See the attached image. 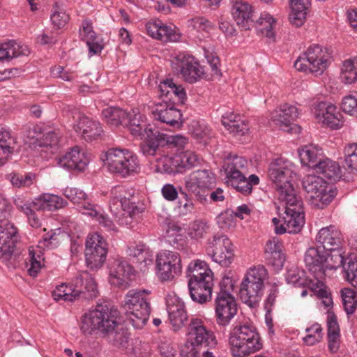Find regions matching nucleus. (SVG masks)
<instances>
[{
  "label": "nucleus",
  "mask_w": 357,
  "mask_h": 357,
  "mask_svg": "<svg viewBox=\"0 0 357 357\" xmlns=\"http://www.w3.org/2000/svg\"><path fill=\"white\" fill-rule=\"evenodd\" d=\"M119 311L108 303L98 304L94 310L84 314L80 330L85 335L103 337L116 326Z\"/></svg>",
  "instance_id": "f257e3e1"
},
{
  "label": "nucleus",
  "mask_w": 357,
  "mask_h": 357,
  "mask_svg": "<svg viewBox=\"0 0 357 357\" xmlns=\"http://www.w3.org/2000/svg\"><path fill=\"white\" fill-rule=\"evenodd\" d=\"M229 342L234 357H245L259 351L262 340L256 327L251 324L237 322L229 333Z\"/></svg>",
  "instance_id": "f03ea898"
},
{
  "label": "nucleus",
  "mask_w": 357,
  "mask_h": 357,
  "mask_svg": "<svg viewBox=\"0 0 357 357\" xmlns=\"http://www.w3.org/2000/svg\"><path fill=\"white\" fill-rule=\"evenodd\" d=\"M188 288L192 300L203 304L211 299L213 273L203 261L191 263L188 266Z\"/></svg>",
  "instance_id": "7ed1b4c3"
},
{
  "label": "nucleus",
  "mask_w": 357,
  "mask_h": 357,
  "mask_svg": "<svg viewBox=\"0 0 357 357\" xmlns=\"http://www.w3.org/2000/svg\"><path fill=\"white\" fill-rule=\"evenodd\" d=\"M146 289H131L126 294L122 303L127 321L137 329L142 328L147 323L151 314V304Z\"/></svg>",
  "instance_id": "20e7f679"
},
{
  "label": "nucleus",
  "mask_w": 357,
  "mask_h": 357,
  "mask_svg": "<svg viewBox=\"0 0 357 357\" xmlns=\"http://www.w3.org/2000/svg\"><path fill=\"white\" fill-rule=\"evenodd\" d=\"M186 142V138L182 135H169L155 126L149 124L142 137L139 151L144 155L154 156L165 149L183 146Z\"/></svg>",
  "instance_id": "39448f33"
},
{
  "label": "nucleus",
  "mask_w": 357,
  "mask_h": 357,
  "mask_svg": "<svg viewBox=\"0 0 357 357\" xmlns=\"http://www.w3.org/2000/svg\"><path fill=\"white\" fill-rule=\"evenodd\" d=\"M105 163L109 172L123 178L135 175L140 169L137 155L128 149H109Z\"/></svg>",
  "instance_id": "423d86ee"
},
{
  "label": "nucleus",
  "mask_w": 357,
  "mask_h": 357,
  "mask_svg": "<svg viewBox=\"0 0 357 357\" xmlns=\"http://www.w3.org/2000/svg\"><path fill=\"white\" fill-rule=\"evenodd\" d=\"M268 275L262 265L250 268L243 280L239 291L243 303L250 307H256L263 294L264 282Z\"/></svg>",
  "instance_id": "0eeeda50"
},
{
  "label": "nucleus",
  "mask_w": 357,
  "mask_h": 357,
  "mask_svg": "<svg viewBox=\"0 0 357 357\" xmlns=\"http://www.w3.org/2000/svg\"><path fill=\"white\" fill-rule=\"evenodd\" d=\"M109 208L114 214L122 210L130 218H135L144 210V204L140 202L135 189L123 185L112 188Z\"/></svg>",
  "instance_id": "6e6552de"
},
{
  "label": "nucleus",
  "mask_w": 357,
  "mask_h": 357,
  "mask_svg": "<svg viewBox=\"0 0 357 357\" xmlns=\"http://www.w3.org/2000/svg\"><path fill=\"white\" fill-rule=\"evenodd\" d=\"M303 187L307 192L306 198L312 206L319 208L328 205L336 195L333 185L320 176H306L303 181Z\"/></svg>",
  "instance_id": "1a4fd4ad"
},
{
  "label": "nucleus",
  "mask_w": 357,
  "mask_h": 357,
  "mask_svg": "<svg viewBox=\"0 0 357 357\" xmlns=\"http://www.w3.org/2000/svg\"><path fill=\"white\" fill-rule=\"evenodd\" d=\"M329 55L322 46L314 44L307 47L295 61V68L301 72L321 75L328 67Z\"/></svg>",
  "instance_id": "9d476101"
},
{
  "label": "nucleus",
  "mask_w": 357,
  "mask_h": 357,
  "mask_svg": "<svg viewBox=\"0 0 357 357\" xmlns=\"http://www.w3.org/2000/svg\"><path fill=\"white\" fill-rule=\"evenodd\" d=\"M216 184V178L208 169H199L192 172L185 180L186 190L195 195L197 202L202 204L208 202L207 192Z\"/></svg>",
  "instance_id": "9b49d317"
},
{
  "label": "nucleus",
  "mask_w": 357,
  "mask_h": 357,
  "mask_svg": "<svg viewBox=\"0 0 357 357\" xmlns=\"http://www.w3.org/2000/svg\"><path fill=\"white\" fill-rule=\"evenodd\" d=\"M206 251L213 260L222 266H229L234 253L233 244L224 234H215L207 241Z\"/></svg>",
  "instance_id": "f8f14e48"
},
{
  "label": "nucleus",
  "mask_w": 357,
  "mask_h": 357,
  "mask_svg": "<svg viewBox=\"0 0 357 357\" xmlns=\"http://www.w3.org/2000/svg\"><path fill=\"white\" fill-rule=\"evenodd\" d=\"M157 275L161 281L172 280L181 273V259L176 252L165 250L157 255Z\"/></svg>",
  "instance_id": "ddd939ff"
},
{
  "label": "nucleus",
  "mask_w": 357,
  "mask_h": 357,
  "mask_svg": "<svg viewBox=\"0 0 357 357\" xmlns=\"http://www.w3.org/2000/svg\"><path fill=\"white\" fill-rule=\"evenodd\" d=\"M68 114L75 121L74 129L86 141L96 139L103 132L100 123L81 114L76 108L68 107Z\"/></svg>",
  "instance_id": "4468645a"
},
{
  "label": "nucleus",
  "mask_w": 357,
  "mask_h": 357,
  "mask_svg": "<svg viewBox=\"0 0 357 357\" xmlns=\"http://www.w3.org/2000/svg\"><path fill=\"white\" fill-rule=\"evenodd\" d=\"M151 114L154 120L172 128L180 129L184 123L181 110L167 100L155 103L151 108Z\"/></svg>",
  "instance_id": "2eb2a0df"
},
{
  "label": "nucleus",
  "mask_w": 357,
  "mask_h": 357,
  "mask_svg": "<svg viewBox=\"0 0 357 357\" xmlns=\"http://www.w3.org/2000/svg\"><path fill=\"white\" fill-rule=\"evenodd\" d=\"M188 339L193 348H213L217 344L214 333L206 328L202 320L193 318L188 326Z\"/></svg>",
  "instance_id": "dca6fc26"
},
{
  "label": "nucleus",
  "mask_w": 357,
  "mask_h": 357,
  "mask_svg": "<svg viewBox=\"0 0 357 357\" xmlns=\"http://www.w3.org/2000/svg\"><path fill=\"white\" fill-rule=\"evenodd\" d=\"M312 112L317 119L331 129L337 130L343 126L342 115L340 109L331 103L315 102L312 105Z\"/></svg>",
  "instance_id": "f3484780"
},
{
  "label": "nucleus",
  "mask_w": 357,
  "mask_h": 357,
  "mask_svg": "<svg viewBox=\"0 0 357 357\" xmlns=\"http://www.w3.org/2000/svg\"><path fill=\"white\" fill-rule=\"evenodd\" d=\"M237 312V303L232 294L223 293L216 296L215 317L216 323L220 327L228 326Z\"/></svg>",
  "instance_id": "a211bd4d"
},
{
  "label": "nucleus",
  "mask_w": 357,
  "mask_h": 357,
  "mask_svg": "<svg viewBox=\"0 0 357 357\" xmlns=\"http://www.w3.org/2000/svg\"><path fill=\"white\" fill-rule=\"evenodd\" d=\"M345 278L354 287L341 290L342 303L347 314H353L357 308V260L349 261L344 268Z\"/></svg>",
  "instance_id": "6ab92c4d"
},
{
  "label": "nucleus",
  "mask_w": 357,
  "mask_h": 357,
  "mask_svg": "<svg viewBox=\"0 0 357 357\" xmlns=\"http://www.w3.org/2000/svg\"><path fill=\"white\" fill-rule=\"evenodd\" d=\"M173 64L183 79L190 84L199 81L204 75V68L195 58L184 53H179L175 57Z\"/></svg>",
  "instance_id": "aec40b11"
},
{
  "label": "nucleus",
  "mask_w": 357,
  "mask_h": 357,
  "mask_svg": "<svg viewBox=\"0 0 357 357\" xmlns=\"http://www.w3.org/2000/svg\"><path fill=\"white\" fill-rule=\"evenodd\" d=\"M293 174L291 162L282 158L272 162L268 169V177L275 184L277 192L280 188H287L286 185L291 184Z\"/></svg>",
  "instance_id": "412c9836"
},
{
  "label": "nucleus",
  "mask_w": 357,
  "mask_h": 357,
  "mask_svg": "<svg viewBox=\"0 0 357 357\" xmlns=\"http://www.w3.org/2000/svg\"><path fill=\"white\" fill-rule=\"evenodd\" d=\"M316 241L318 246L325 252H335L342 245V234L334 225L321 228L317 234Z\"/></svg>",
  "instance_id": "4be33fe9"
},
{
  "label": "nucleus",
  "mask_w": 357,
  "mask_h": 357,
  "mask_svg": "<svg viewBox=\"0 0 357 357\" xmlns=\"http://www.w3.org/2000/svg\"><path fill=\"white\" fill-rule=\"evenodd\" d=\"M17 229L7 220L0 222V258L8 259L14 252L17 241Z\"/></svg>",
  "instance_id": "5701e85b"
},
{
  "label": "nucleus",
  "mask_w": 357,
  "mask_h": 357,
  "mask_svg": "<svg viewBox=\"0 0 357 357\" xmlns=\"http://www.w3.org/2000/svg\"><path fill=\"white\" fill-rule=\"evenodd\" d=\"M109 273L111 284L127 288L129 286L130 277L134 275L135 270L126 261L117 259L109 267Z\"/></svg>",
  "instance_id": "b1692460"
},
{
  "label": "nucleus",
  "mask_w": 357,
  "mask_h": 357,
  "mask_svg": "<svg viewBox=\"0 0 357 357\" xmlns=\"http://www.w3.org/2000/svg\"><path fill=\"white\" fill-rule=\"evenodd\" d=\"M304 261L305 266L314 277L324 278L325 264L327 257L325 251L321 250L320 247L310 248L305 253Z\"/></svg>",
  "instance_id": "393cba45"
},
{
  "label": "nucleus",
  "mask_w": 357,
  "mask_h": 357,
  "mask_svg": "<svg viewBox=\"0 0 357 357\" xmlns=\"http://www.w3.org/2000/svg\"><path fill=\"white\" fill-rule=\"evenodd\" d=\"M73 285L79 301L92 300L98 295V291L94 278L87 271H83L74 278Z\"/></svg>",
  "instance_id": "a878e982"
},
{
  "label": "nucleus",
  "mask_w": 357,
  "mask_h": 357,
  "mask_svg": "<svg viewBox=\"0 0 357 357\" xmlns=\"http://www.w3.org/2000/svg\"><path fill=\"white\" fill-rule=\"evenodd\" d=\"M89 159L84 152H81L78 146L73 147L70 151L59 158L58 164L68 171L84 172Z\"/></svg>",
  "instance_id": "bb28decb"
},
{
  "label": "nucleus",
  "mask_w": 357,
  "mask_h": 357,
  "mask_svg": "<svg viewBox=\"0 0 357 357\" xmlns=\"http://www.w3.org/2000/svg\"><path fill=\"white\" fill-rule=\"evenodd\" d=\"M231 15L237 25L244 30H249L254 23L252 6L246 1H236L231 7Z\"/></svg>",
  "instance_id": "cd10ccee"
},
{
  "label": "nucleus",
  "mask_w": 357,
  "mask_h": 357,
  "mask_svg": "<svg viewBox=\"0 0 357 357\" xmlns=\"http://www.w3.org/2000/svg\"><path fill=\"white\" fill-rule=\"evenodd\" d=\"M298 115L299 110L296 106L286 103L282 105L279 110L275 112L273 119L281 130L292 132V126H294L292 122L298 117Z\"/></svg>",
  "instance_id": "c85d7f7f"
},
{
  "label": "nucleus",
  "mask_w": 357,
  "mask_h": 357,
  "mask_svg": "<svg viewBox=\"0 0 357 357\" xmlns=\"http://www.w3.org/2000/svg\"><path fill=\"white\" fill-rule=\"evenodd\" d=\"M167 310L174 331L180 329L188 321V317L184 303L178 298H172L167 300Z\"/></svg>",
  "instance_id": "c756f323"
},
{
  "label": "nucleus",
  "mask_w": 357,
  "mask_h": 357,
  "mask_svg": "<svg viewBox=\"0 0 357 357\" xmlns=\"http://www.w3.org/2000/svg\"><path fill=\"white\" fill-rule=\"evenodd\" d=\"M221 121L225 128L234 136H243L249 130L248 123L238 114L227 112L222 116Z\"/></svg>",
  "instance_id": "7c9ffc66"
},
{
  "label": "nucleus",
  "mask_w": 357,
  "mask_h": 357,
  "mask_svg": "<svg viewBox=\"0 0 357 357\" xmlns=\"http://www.w3.org/2000/svg\"><path fill=\"white\" fill-rule=\"evenodd\" d=\"M160 91V96L161 98L165 97L167 98V102L171 100L172 96L177 98L178 102L181 105H184L187 99L186 92L185 89L181 85H177L172 79H166L161 82L159 85Z\"/></svg>",
  "instance_id": "2f4dec72"
},
{
  "label": "nucleus",
  "mask_w": 357,
  "mask_h": 357,
  "mask_svg": "<svg viewBox=\"0 0 357 357\" xmlns=\"http://www.w3.org/2000/svg\"><path fill=\"white\" fill-rule=\"evenodd\" d=\"M30 50L26 45H20L15 40L0 44V61H9L13 58L27 56Z\"/></svg>",
  "instance_id": "473e14b6"
},
{
  "label": "nucleus",
  "mask_w": 357,
  "mask_h": 357,
  "mask_svg": "<svg viewBox=\"0 0 357 357\" xmlns=\"http://www.w3.org/2000/svg\"><path fill=\"white\" fill-rule=\"evenodd\" d=\"M314 171L331 181H335L340 178L341 169L339 164L329 158L319 160L318 164L314 165Z\"/></svg>",
  "instance_id": "72a5a7b5"
},
{
  "label": "nucleus",
  "mask_w": 357,
  "mask_h": 357,
  "mask_svg": "<svg viewBox=\"0 0 357 357\" xmlns=\"http://www.w3.org/2000/svg\"><path fill=\"white\" fill-rule=\"evenodd\" d=\"M289 3L291 8L290 22L299 27L306 19L307 12L311 5L310 0H289Z\"/></svg>",
  "instance_id": "f704fd0d"
},
{
  "label": "nucleus",
  "mask_w": 357,
  "mask_h": 357,
  "mask_svg": "<svg viewBox=\"0 0 357 357\" xmlns=\"http://www.w3.org/2000/svg\"><path fill=\"white\" fill-rule=\"evenodd\" d=\"M283 217L286 225V232L289 234L298 233L305 225L304 210H294L290 208L284 211Z\"/></svg>",
  "instance_id": "c9c22d12"
},
{
  "label": "nucleus",
  "mask_w": 357,
  "mask_h": 357,
  "mask_svg": "<svg viewBox=\"0 0 357 357\" xmlns=\"http://www.w3.org/2000/svg\"><path fill=\"white\" fill-rule=\"evenodd\" d=\"M287 188H280V190L277 192L278 194V199L285 202V210L291 209L294 210H304L303 201L301 197L298 196L296 193L293 185H287Z\"/></svg>",
  "instance_id": "e433bc0d"
},
{
  "label": "nucleus",
  "mask_w": 357,
  "mask_h": 357,
  "mask_svg": "<svg viewBox=\"0 0 357 357\" xmlns=\"http://www.w3.org/2000/svg\"><path fill=\"white\" fill-rule=\"evenodd\" d=\"M299 157L303 165L307 166L314 170L315 168L314 165L318 164L319 160L324 158L323 151L317 145H306L299 151Z\"/></svg>",
  "instance_id": "4c0bfd02"
},
{
  "label": "nucleus",
  "mask_w": 357,
  "mask_h": 357,
  "mask_svg": "<svg viewBox=\"0 0 357 357\" xmlns=\"http://www.w3.org/2000/svg\"><path fill=\"white\" fill-rule=\"evenodd\" d=\"M67 202L62 197L52 194L45 195L36 202H33V207L37 211H53L61 208L67 205Z\"/></svg>",
  "instance_id": "58836bf2"
},
{
  "label": "nucleus",
  "mask_w": 357,
  "mask_h": 357,
  "mask_svg": "<svg viewBox=\"0 0 357 357\" xmlns=\"http://www.w3.org/2000/svg\"><path fill=\"white\" fill-rule=\"evenodd\" d=\"M128 112L117 107H109L102 111L104 121L110 126L118 127L126 121Z\"/></svg>",
  "instance_id": "ea45409f"
},
{
  "label": "nucleus",
  "mask_w": 357,
  "mask_h": 357,
  "mask_svg": "<svg viewBox=\"0 0 357 357\" xmlns=\"http://www.w3.org/2000/svg\"><path fill=\"white\" fill-rule=\"evenodd\" d=\"M210 227L206 220L197 219L189 223L186 234L190 239L199 241L209 232Z\"/></svg>",
  "instance_id": "a19ab883"
},
{
  "label": "nucleus",
  "mask_w": 357,
  "mask_h": 357,
  "mask_svg": "<svg viewBox=\"0 0 357 357\" xmlns=\"http://www.w3.org/2000/svg\"><path fill=\"white\" fill-rule=\"evenodd\" d=\"M229 180L231 186L244 195H250L252 192V186L259 183V178L255 174H251L248 178L243 174V178H232Z\"/></svg>",
  "instance_id": "79ce46f5"
},
{
  "label": "nucleus",
  "mask_w": 357,
  "mask_h": 357,
  "mask_svg": "<svg viewBox=\"0 0 357 357\" xmlns=\"http://www.w3.org/2000/svg\"><path fill=\"white\" fill-rule=\"evenodd\" d=\"M181 162L178 154L173 157L165 156L159 161L158 169L160 172L167 174H182L183 169Z\"/></svg>",
  "instance_id": "37998d69"
},
{
  "label": "nucleus",
  "mask_w": 357,
  "mask_h": 357,
  "mask_svg": "<svg viewBox=\"0 0 357 357\" xmlns=\"http://www.w3.org/2000/svg\"><path fill=\"white\" fill-rule=\"evenodd\" d=\"M107 255V248H100L95 251H85L86 263L88 268L92 271L100 269L105 262Z\"/></svg>",
  "instance_id": "c03bdc74"
},
{
  "label": "nucleus",
  "mask_w": 357,
  "mask_h": 357,
  "mask_svg": "<svg viewBox=\"0 0 357 357\" xmlns=\"http://www.w3.org/2000/svg\"><path fill=\"white\" fill-rule=\"evenodd\" d=\"M126 121L123 127L127 128L133 136H140L142 137L145 133V128L148 126L143 120L140 114L128 113L126 117Z\"/></svg>",
  "instance_id": "a18cd8bd"
},
{
  "label": "nucleus",
  "mask_w": 357,
  "mask_h": 357,
  "mask_svg": "<svg viewBox=\"0 0 357 357\" xmlns=\"http://www.w3.org/2000/svg\"><path fill=\"white\" fill-rule=\"evenodd\" d=\"M102 338H105L109 343L116 347H126L129 340V334L127 331L120 327L119 323Z\"/></svg>",
  "instance_id": "49530a36"
},
{
  "label": "nucleus",
  "mask_w": 357,
  "mask_h": 357,
  "mask_svg": "<svg viewBox=\"0 0 357 357\" xmlns=\"http://www.w3.org/2000/svg\"><path fill=\"white\" fill-rule=\"evenodd\" d=\"M70 20L69 15L66 13L63 6L59 2L55 1L52 6L50 22L55 29L63 28Z\"/></svg>",
  "instance_id": "de8ad7c7"
},
{
  "label": "nucleus",
  "mask_w": 357,
  "mask_h": 357,
  "mask_svg": "<svg viewBox=\"0 0 357 357\" xmlns=\"http://www.w3.org/2000/svg\"><path fill=\"white\" fill-rule=\"evenodd\" d=\"M181 231L182 228L174 222L168 225L166 231V241L178 250H183L185 244Z\"/></svg>",
  "instance_id": "09e8293b"
},
{
  "label": "nucleus",
  "mask_w": 357,
  "mask_h": 357,
  "mask_svg": "<svg viewBox=\"0 0 357 357\" xmlns=\"http://www.w3.org/2000/svg\"><path fill=\"white\" fill-rule=\"evenodd\" d=\"M15 143L10 132L0 126V165H3L6 156L13 152L12 144Z\"/></svg>",
  "instance_id": "8fccbe9b"
},
{
  "label": "nucleus",
  "mask_w": 357,
  "mask_h": 357,
  "mask_svg": "<svg viewBox=\"0 0 357 357\" xmlns=\"http://www.w3.org/2000/svg\"><path fill=\"white\" fill-rule=\"evenodd\" d=\"M73 280L66 285L65 283L56 287V289L52 291V297L56 301L63 300L66 301H74L78 300L77 294H76L75 288L73 287Z\"/></svg>",
  "instance_id": "3c124183"
},
{
  "label": "nucleus",
  "mask_w": 357,
  "mask_h": 357,
  "mask_svg": "<svg viewBox=\"0 0 357 357\" xmlns=\"http://www.w3.org/2000/svg\"><path fill=\"white\" fill-rule=\"evenodd\" d=\"M247 167V160L241 156H235L227 164L225 173L228 178H243V170Z\"/></svg>",
  "instance_id": "603ef678"
},
{
  "label": "nucleus",
  "mask_w": 357,
  "mask_h": 357,
  "mask_svg": "<svg viewBox=\"0 0 357 357\" xmlns=\"http://www.w3.org/2000/svg\"><path fill=\"white\" fill-rule=\"evenodd\" d=\"M33 131L35 133H43V137H41L40 142V146H50L53 150L56 149L59 142V137L54 130H49L43 133L41 130V128L36 126L33 128Z\"/></svg>",
  "instance_id": "864d4df0"
},
{
  "label": "nucleus",
  "mask_w": 357,
  "mask_h": 357,
  "mask_svg": "<svg viewBox=\"0 0 357 357\" xmlns=\"http://www.w3.org/2000/svg\"><path fill=\"white\" fill-rule=\"evenodd\" d=\"M188 27L198 33H208L213 28L212 23L204 17L197 16L188 20Z\"/></svg>",
  "instance_id": "5fc2aeb1"
},
{
  "label": "nucleus",
  "mask_w": 357,
  "mask_h": 357,
  "mask_svg": "<svg viewBox=\"0 0 357 357\" xmlns=\"http://www.w3.org/2000/svg\"><path fill=\"white\" fill-rule=\"evenodd\" d=\"M327 261L325 264V271L326 269L332 270L337 269L340 266L343 268H347L345 266L344 262L345 259L341 252V249L336 250L335 252H326Z\"/></svg>",
  "instance_id": "6e6d98bb"
},
{
  "label": "nucleus",
  "mask_w": 357,
  "mask_h": 357,
  "mask_svg": "<svg viewBox=\"0 0 357 357\" xmlns=\"http://www.w3.org/2000/svg\"><path fill=\"white\" fill-rule=\"evenodd\" d=\"M342 78L347 84H351L357 81V62L350 60L344 62Z\"/></svg>",
  "instance_id": "4d7b16f0"
},
{
  "label": "nucleus",
  "mask_w": 357,
  "mask_h": 357,
  "mask_svg": "<svg viewBox=\"0 0 357 357\" xmlns=\"http://www.w3.org/2000/svg\"><path fill=\"white\" fill-rule=\"evenodd\" d=\"M344 162L351 172H357V144H351L344 148Z\"/></svg>",
  "instance_id": "13d9d810"
},
{
  "label": "nucleus",
  "mask_w": 357,
  "mask_h": 357,
  "mask_svg": "<svg viewBox=\"0 0 357 357\" xmlns=\"http://www.w3.org/2000/svg\"><path fill=\"white\" fill-rule=\"evenodd\" d=\"M307 335L303 338L305 344L309 346L314 345L322 339V328L320 324L315 323L305 329Z\"/></svg>",
  "instance_id": "bf43d9fd"
},
{
  "label": "nucleus",
  "mask_w": 357,
  "mask_h": 357,
  "mask_svg": "<svg viewBox=\"0 0 357 357\" xmlns=\"http://www.w3.org/2000/svg\"><path fill=\"white\" fill-rule=\"evenodd\" d=\"M178 155L180 158V161H181V165H182L183 173L187 170L200 165V159L194 152L187 151L184 153L178 154Z\"/></svg>",
  "instance_id": "052dcab7"
},
{
  "label": "nucleus",
  "mask_w": 357,
  "mask_h": 357,
  "mask_svg": "<svg viewBox=\"0 0 357 357\" xmlns=\"http://www.w3.org/2000/svg\"><path fill=\"white\" fill-rule=\"evenodd\" d=\"M286 280L287 283L291 284L295 287H305L307 277L304 271L291 269L287 273Z\"/></svg>",
  "instance_id": "680f3d73"
},
{
  "label": "nucleus",
  "mask_w": 357,
  "mask_h": 357,
  "mask_svg": "<svg viewBox=\"0 0 357 357\" xmlns=\"http://www.w3.org/2000/svg\"><path fill=\"white\" fill-rule=\"evenodd\" d=\"M191 132L194 138L199 142L205 141L210 135L211 129L204 122L192 121Z\"/></svg>",
  "instance_id": "e2e57ef3"
},
{
  "label": "nucleus",
  "mask_w": 357,
  "mask_h": 357,
  "mask_svg": "<svg viewBox=\"0 0 357 357\" xmlns=\"http://www.w3.org/2000/svg\"><path fill=\"white\" fill-rule=\"evenodd\" d=\"M100 248H107V243L104 238L98 233L89 234L85 242V251H95Z\"/></svg>",
  "instance_id": "0e129e2a"
},
{
  "label": "nucleus",
  "mask_w": 357,
  "mask_h": 357,
  "mask_svg": "<svg viewBox=\"0 0 357 357\" xmlns=\"http://www.w3.org/2000/svg\"><path fill=\"white\" fill-rule=\"evenodd\" d=\"M35 174L32 173H26L24 174L14 173L10 174V182L16 187L29 186L32 184Z\"/></svg>",
  "instance_id": "69168bd1"
},
{
  "label": "nucleus",
  "mask_w": 357,
  "mask_h": 357,
  "mask_svg": "<svg viewBox=\"0 0 357 357\" xmlns=\"http://www.w3.org/2000/svg\"><path fill=\"white\" fill-rule=\"evenodd\" d=\"M151 354V349L149 343L136 341L132 351L131 357H149Z\"/></svg>",
  "instance_id": "338daca9"
},
{
  "label": "nucleus",
  "mask_w": 357,
  "mask_h": 357,
  "mask_svg": "<svg viewBox=\"0 0 357 357\" xmlns=\"http://www.w3.org/2000/svg\"><path fill=\"white\" fill-rule=\"evenodd\" d=\"M342 109L345 113L357 115V95H348L342 101Z\"/></svg>",
  "instance_id": "774afa93"
}]
</instances>
